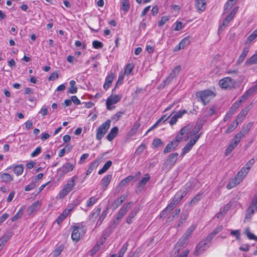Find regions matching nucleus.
<instances>
[{
    "label": "nucleus",
    "mask_w": 257,
    "mask_h": 257,
    "mask_svg": "<svg viewBox=\"0 0 257 257\" xmlns=\"http://www.w3.org/2000/svg\"><path fill=\"white\" fill-rule=\"evenodd\" d=\"M196 95L201 99L204 105H205L215 96V94L212 90L206 89L198 92Z\"/></svg>",
    "instance_id": "f257e3e1"
},
{
    "label": "nucleus",
    "mask_w": 257,
    "mask_h": 257,
    "mask_svg": "<svg viewBox=\"0 0 257 257\" xmlns=\"http://www.w3.org/2000/svg\"><path fill=\"white\" fill-rule=\"evenodd\" d=\"M211 242L210 237L206 236L204 239L201 241L197 245L196 250L194 253V255L197 256L202 254L204 250L208 248Z\"/></svg>",
    "instance_id": "f03ea898"
},
{
    "label": "nucleus",
    "mask_w": 257,
    "mask_h": 257,
    "mask_svg": "<svg viewBox=\"0 0 257 257\" xmlns=\"http://www.w3.org/2000/svg\"><path fill=\"white\" fill-rule=\"evenodd\" d=\"M110 120L109 119H107L98 127L96 131V139L97 140H100L104 137L110 127Z\"/></svg>",
    "instance_id": "7ed1b4c3"
},
{
    "label": "nucleus",
    "mask_w": 257,
    "mask_h": 257,
    "mask_svg": "<svg viewBox=\"0 0 257 257\" xmlns=\"http://www.w3.org/2000/svg\"><path fill=\"white\" fill-rule=\"evenodd\" d=\"M75 178L76 176H73L70 180L67 182V184L64 186L59 194L60 198H64L72 190L75 185Z\"/></svg>",
    "instance_id": "20e7f679"
},
{
    "label": "nucleus",
    "mask_w": 257,
    "mask_h": 257,
    "mask_svg": "<svg viewBox=\"0 0 257 257\" xmlns=\"http://www.w3.org/2000/svg\"><path fill=\"white\" fill-rule=\"evenodd\" d=\"M178 156L177 153L171 154L163 164V169L169 170L176 163Z\"/></svg>",
    "instance_id": "39448f33"
},
{
    "label": "nucleus",
    "mask_w": 257,
    "mask_h": 257,
    "mask_svg": "<svg viewBox=\"0 0 257 257\" xmlns=\"http://www.w3.org/2000/svg\"><path fill=\"white\" fill-rule=\"evenodd\" d=\"M256 211H257V194L253 197L251 203L246 210L245 218L250 219Z\"/></svg>",
    "instance_id": "423d86ee"
},
{
    "label": "nucleus",
    "mask_w": 257,
    "mask_h": 257,
    "mask_svg": "<svg viewBox=\"0 0 257 257\" xmlns=\"http://www.w3.org/2000/svg\"><path fill=\"white\" fill-rule=\"evenodd\" d=\"M219 84L222 88H235L236 82L231 77H226L220 80Z\"/></svg>",
    "instance_id": "0eeeda50"
},
{
    "label": "nucleus",
    "mask_w": 257,
    "mask_h": 257,
    "mask_svg": "<svg viewBox=\"0 0 257 257\" xmlns=\"http://www.w3.org/2000/svg\"><path fill=\"white\" fill-rule=\"evenodd\" d=\"M84 233L85 230L83 226H74L71 234L72 239L76 241H79Z\"/></svg>",
    "instance_id": "6e6552de"
},
{
    "label": "nucleus",
    "mask_w": 257,
    "mask_h": 257,
    "mask_svg": "<svg viewBox=\"0 0 257 257\" xmlns=\"http://www.w3.org/2000/svg\"><path fill=\"white\" fill-rule=\"evenodd\" d=\"M74 168V165L70 163H66L64 164L58 171L60 173L61 177L64 176L65 174L71 172Z\"/></svg>",
    "instance_id": "1a4fd4ad"
},
{
    "label": "nucleus",
    "mask_w": 257,
    "mask_h": 257,
    "mask_svg": "<svg viewBox=\"0 0 257 257\" xmlns=\"http://www.w3.org/2000/svg\"><path fill=\"white\" fill-rule=\"evenodd\" d=\"M257 91V84L252 87L249 88L239 98L237 101H240V104L247 99L251 95Z\"/></svg>",
    "instance_id": "9d476101"
},
{
    "label": "nucleus",
    "mask_w": 257,
    "mask_h": 257,
    "mask_svg": "<svg viewBox=\"0 0 257 257\" xmlns=\"http://www.w3.org/2000/svg\"><path fill=\"white\" fill-rule=\"evenodd\" d=\"M121 97L118 95H115L114 96H110L109 97L106 102V105L107 109L108 110H111L112 108L111 105L115 104L120 101Z\"/></svg>",
    "instance_id": "9b49d317"
},
{
    "label": "nucleus",
    "mask_w": 257,
    "mask_h": 257,
    "mask_svg": "<svg viewBox=\"0 0 257 257\" xmlns=\"http://www.w3.org/2000/svg\"><path fill=\"white\" fill-rule=\"evenodd\" d=\"M180 142V141L175 138L165 147L163 151L164 153L166 154L171 152L178 146Z\"/></svg>",
    "instance_id": "f8f14e48"
},
{
    "label": "nucleus",
    "mask_w": 257,
    "mask_h": 257,
    "mask_svg": "<svg viewBox=\"0 0 257 257\" xmlns=\"http://www.w3.org/2000/svg\"><path fill=\"white\" fill-rule=\"evenodd\" d=\"M188 238L186 237V235H183L181 238L179 239L177 244L176 245L174 251L175 253H178L179 250L184 246L186 244Z\"/></svg>",
    "instance_id": "ddd939ff"
},
{
    "label": "nucleus",
    "mask_w": 257,
    "mask_h": 257,
    "mask_svg": "<svg viewBox=\"0 0 257 257\" xmlns=\"http://www.w3.org/2000/svg\"><path fill=\"white\" fill-rule=\"evenodd\" d=\"M181 69V66L180 65L175 67L167 78L166 82H167L168 83H169L173 78H175L178 75Z\"/></svg>",
    "instance_id": "4468645a"
},
{
    "label": "nucleus",
    "mask_w": 257,
    "mask_h": 257,
    "mask_svg": "<svg viewBox=\"0 0 257 257\" xmlns=\"http://www.w3.org/2000/svg\"><path fill=\"white\" fill-rule=\"evenodd\" d=\"M141 209V207L140 205L135 207L127 216L126 222L128 224L131 223L132 222V219L135 217Z\"/></svg>",
    "instance_id": "2eb2a0df"
},
{
    "label": "nucleus",
    "mask_w": 257,
    "mask_h": 257,
    "mask_svg": "<svg viewBox=\"0 0 257 257\" xmlns=\"http://www.w3.org/2000/svg\"><path fill=\"white\" fill-rule=\"evenodd\" d=\"M248 172L245 170V167H243L237 173L234 179L239 183L243 180V178L246 176Z\"/></svg>",
    "instance_id": "dca6fc26"
},
{
    "label": "nucleus",
    "mask_w": 257,
    "mask_h": 257,
    "mask_svg": "<svg viewBox=\"0 0 257 257\" xmlns=\"http://www.w3.org/2000/svg\"><path fill=\"white\" fill-rule=\"evenodd\" d=\"M112 175L107 174L101 179L100 184L104 190L106 189L107 187L110 183Z\"/></svg>",
    "instance_id": "f3484780"
},
{
    "label": "nucleus",
    "mask_w": 257,
    "mask_h": 257,
    "mask_svg": "<svg viewBox=\"0 0 257 257\" xmlns=\"http://www.w3.org/2000/svg\"><path fill=\"white\" fill-rule=\"evenodd\" d=\"M191 126L190 125L188 124L183 127L176 136V138L179 141H181L182 139V136L184 134H187L191 130Z\"/></svg>",
    "instance_id": "a211bd4d"
},
{
    "label": "nucleus",
    "mask_w": 257,
    "mask_h": 257,
    "mask_svg": "<svg viewBox=\"0 0 257 257\" xmlns=\"http://www.w3.org/2000/svg\"><path fill=\"white\" fill-rule=\"evenodd\" d=\"M114 74L113 73H111L106 76L105 80V83L103 85V88L105 90H107L111 84L112 81L114 78Z\"/></svg>",
    "instance_id": "6ab92c4d"
},
{
    "label": "nucleus",
    "mask_w": 257,
    "mask_h": 257,
    "mask_svg": "<svg viewBox=\"0 0 257 257\" xmlns=\"http://www.w3.org/2000/svg\"><path fill=\"white\" fill-rule=\"evenodd\" d=\"M203 124V121L200 120L199 121H197L195 127L190 133L191 136L196 135L202 128Z\"/></svg>",
    "instance_id": "aec40b11"
},
{
    "label": "nucleus",
    "mask_w": 257,
    "mask_h": 257,
    "mask_svg": "<svg viewBox=\"0 0 257 257\" xmlns=\"http://www.w3.org/2000/svg\"><path fill=\"white\" fill-rule=\"evenodd\" d=\"M187 193V189H184L183 190H180L178 191L175 195L174 197L173 198L174 199L180 202V201L182 199V198L186 195Z\"/></svg>",
    "instance_id": "412c9836"
},
{
    "label": "nucleus",
    "mask_w": 257,
    "mask_h": 257,
    "mask_svg": "<svg viewBox=\"0 0 257 257\" xmlns=\"http://www.w3.org/2000/svg\"><path fill=\"white\" fill-rule=\"evenodd\" d=\"M118 132V129L117 127L114 126L112 127L109 134L107 135L106 138L109 141H111L116 136Z\"/></svg>",
    "instance_id": "4be33fe9"
},
{
    "label": "nucleus",
    "mask_w": 257,
    "mask_h": 257,
    "mask_svg": "<svg viewBox=\"0 0 257 257\" xmlns=\"http://www.w3.org/2000/svg\"><path fill=\"white\" fill-rule=\"evenodd\" d=\"M233 17L228 14L224 20L223 21V23L221 25H220L219 27V32L222 31L224 28L228 26L229 22L233 19Z\"/></svg>",
    "instance_id": "5701e85b"
},
{
    "label": "nucleus",
    "mask_w": 257,
    "mask_h": 257,
    "mask_svg": "<svg viewBox=\"0 0 257 257\" xmlns=\"http://www.w3.org/2000/svg\"><path fill=\"white\" fill-rule=\"evenodd\" d=\"M249 52V48L248 47H245L241 53V54L240 55L239 58H238L236 64L237 65L240 64L245 59L246 56H247V54Z\"/></svg>",
    "instance_id": "b1692460"
},
{
    "label": "nucleus",
    "mask_w": 257,
    "mask_h": 257,
    "mask_svg": "<svg viewBox=\"0 0 257 257\" xmlns=\"http://www.w3.org/2000/svg\"><path fill=\"white\" fill-rule=\"evenodd\" d=\"M12 235L11 232H6L1 238H0V250L2 249L5 244L8 241V240L11 238Z\"/></svg>",
    "instance_id": "393cba45"
},
{
    "label": "nucleus",
    "mask_w": 257,
    "mask_h": 257,
    "mask_svg": "<svg viewBox=\"0 0 257 257\" xmlns=\"http://www.w3.org/2000/svg\"><path fill=\"white\" fill-rule=\"evenodd\" d=\"M240 101H235L230 107L229 110L228 112V114L229 116H231L234 112L237 110V109L240 105Z\"/></svg>",
    "instance_id": "a878e982"
},
{
    "label": "nucleus",
    "mask_w": 257,
    "mask_h": 257,
    "mask_svg": "<svg viewBox=\"0 0 257 257\" xmlns=\"http://www.w3.org/2000/svg\"><path fill=\"white\" fill-rule=\"evenodd\" d=\"M206 2L205 0H196L195 1V7L196 9L201 11L205 10Z\"/></svg>",
    "instance_id": "bb28decb"
},
{
    "label": "nucleus",
    "mask_w": 257,
    "mask_h": 257,
    "mask_svg": "<svg viewBox=\"0 0 257 257\" xmlns=\"http://www.w3.org/2000/svg\"><path fill=\"white\" fill-rule=\"evenodd\" d=\"M176 206H175L173 204H172L171 202L167 206V207L164 209L162 212L160 214L161 217H163L166 215H167L168 213H169Z\"/></svg>",
    "instance_id": "cd10ccee"
},
{
    "label": "nucleus",
    "mask_w": 257,
    "mask_h": 257,
    "mask_svg": "<svg viewBox=\"0 0 257 257\" xmlns=\"http://www.w3.org/2000/svg\"><path fill=\"white\" fill-rule=\"evenodd\" d=\"M176 206H175L173 204H172L171 202L167 206V207L164 209L162 212L160 214L161 217H163L166 215H167L168 213H169Z\"/></svg>",
    "instance_id": "c85d7f7f"
},
{
    "label": "nucleus",
    "mask_w": 257,
    "mask_h": 257,
    "mask_svg": "<svg viewBox=\"0 0 257 257\" xmlns=\"http://www.w3.org/2000/svg\"><path fill=\"white\" fill-rule=\"evenodd\" d=\"M132 203L133 202L131 201L128 202L127 204H124L119 210L118 213L123 216L127 212V211L130 209L131 205L132 204Z\"/></svg>",
    "instance_id": "c756f323"
},
{
    "label": "nucleus",
    "mask_w": 257,
    "mask_h": 257,
    "mask_svg": "<svg viewBox=\"0 0 257 257\" xmlns=\"http://www.w3.org/2000/svg\"><path fill=\"white\" fill-rule=\"evenodd\" d=\"M254 64H257V52L249 58L247 59L245 62V65L246 66H248Z\"/></svg>",
    "instance_id": "7c9ffc66"
},
{
    "label": "nucleus",
    "mask_w": 257,
    "mask_h": 257,
    "mask_svg": "<svg viewBox=\"0 0 257 257\" xmlns=\"http://www.w3.org/2000/svg\"><path fill=\"white\" fill-rule=\"evenodd\" d=\"M40 206L41 205L39 201H36L28 207V211L30 213H32L33 212L38 210Z\"/></svg>",
    "instance_id": "2f4dec72"
},
{
    "label": "nucleus",
    "mask_w": 257,
    "mask_h": 257,
    "mask_svg": "<svg viewBox=\"0 0 257 257\" xmlns=\"http://www.w3.org/2000/svg\"><path fill=\"white\" fill-rule=\"evenodd\" d=\"M70 87H69L67 93L71 94H75L77 92V87L75 85L76 82L72 80L69 82Z\"/></svg>",
    "instance_id": "473e14b6"
},
{
    "label": "nucleus",
    "mask_w": 257,
    "mask_h": 257,
    "mask_svg": "<svg viewBox=\"0 0 257 257\" xmlns=\"http://www.w3.org/2000/svg\"><path fill=\"white\" fill-rule=\"evenodd\" d=\"M135 179V177L132 175H130L126 177L125 179L122 180L118 184V187L120 189L122 188L123 186H124L127 183Z\"/></svg>",
    "instance_id": "72a5a7b5"
},
{
    "label": "nucleus",
    "mask_w": 257,
    "mask_h": 257,
    "mask_svg": "<svg viewBox=\"0 0 257 257\" xmlns=\"http://www.w3.org/2000/svg\"><path fill=\"white\" fill-rule=\"evenodd\" d=\"M127 195L123 194L121 195L120 197H119L118 198H117L116 200H115L113 205L115 206V208L118 207L119 206H120L122 202L126 199Z\"/></svg>",
    "instance_id": "f704fd0d"
},
{
    "label": "nucleus",
    "mask_w": 257,
    "mask_h": 257,
    "mask_svg": "<svg viewBox=\"0 0 257 257\" xmlns=\"http://www.w3.org/2000/svg\"><path fill=\"white\" fill-rule=\"evenodd\" d=\"M121 9L125 12H127L130 9V4L128 0H121Z\"/></svg>",
    "instance_id": "c9c22d12"
},
{
    "label": "nucleus",
    "mask_w": 257,
    "mask_h": 257,
    "mask_svg": "<svg viewBox=\"0 0 257 257\" xmlns=\"http://www.w3.org/2000/svg\"><path fill=\"white\" fill-rule=\"evenodd\" d=\"M127 243H124L120 249L119 250L118 256H117L116 254H113L111 255L110 257H123L124 253L125 252V251L127 250Z\"/></svg>",
    "instance_id": "e433bc0d"
},
{
    "label": "nucleus",
    "mask_w": 257,
    "mask_h": 257,
    "mask_svg": "<svg viewBox=\"0 0 257 257\" xmlns=\"http://www.w3.org/2000/svg\"><path fill=\"white\" fill-rule=\"evenodd\" d=\"M237 145H238L237 144H234V142L232 141L226 149L225 155L226 156H228L237 147Z\"/></svg>",
    "instance_id": "4c0bfd02"
},
{
    "label": "nucleus",
    "mask_w": 257,
    "mask_h": 257,
    "mask_svg": "<svg viewBox=\"0 0 257 257\" xmlns=\"http://www.w3.org/2000/svg\"><path fill=\"white\" fill-rule=\"evenodd\" d=\"M252 125L253 122H248L246 125L243 126L241 131L240 132L245 136L250 130Z\"/></svg>",
    "instance_id": "58836bf2"
},
{
    "label": "nucleus",
    "mask_w": 257,
    "mask_h": 257,
    "mask_svg": "<svg viewBox=\"0 0 257 257\" xmlns=\"http://www.w3.org/2000/svg\"><path fill=\"white\" fill-rule=\"evenodd\" d=\"M194 145L190 142L183 148L181 156L183 157L186 154L188 153L192 148Z\"/></svg>",
    "instance_id": "ea45409f"
},
{
    "label": "nucleus",
    "mask_w": 257,
    "mask_h": 257,
    "mask_svg": "<svg viewBox=\"0 0 257 257\" xmlns=\"http://www.w3.org/2000/svg\"><path fill=\"white\" fill-rule=\"evenodd\" d=\"M112 162L111 161H107L103 167L98 171V174L101 175L105 172L111 166Z\"/></svg>",
    "instance_id": "a19ab883"
},
{
    "label": "nucleus",
    "mask_w": 257,
    "mask_h": 257,
    "mask_svg": "<svg viewBox=\"0 0 257 257\" xmlns=\"http://www.w3.org/2000/svg\"><path fill=\"white\" fill-rule=\"evenodd\" d=\"M170 116H169L168 117H166V115H163V116H162L161 118H160L158 121L150 128L148 130L147 132V133H148L149 132L151 131V130L154 129L155 128H156L158 125L162 121H165L166 120H167V119Z\"/></svg>",
    "instance_id": "79ce46f5"
},
{
    "label": "nucleus",
    "mask_w": 257,
    "mask_h": 257,
    "mask_svg": "<svg viewBox=\"0 0 257 257\" xmlns=\"http://www.w3.org/2000/svg\"><path fill=\"white\" fill-rule=\"evenodd\" d=\"M98 200V198L95 196L91 197L86 202V207L89 208L92 206Z\"/></svg>",
    "instance_id": "37998d69"
},
{
    "label": "nucleus",
    "mask_w": 257,
    "mask_h": 257,
    "mask_svg": "<svg viewBox=\"0 0 257 257\" xmlns=\"http://www.w3.org/2000/svg\"><path fill=\"white\" fill-rule=\"evenodd\" d=\"M222 229L223 226L220 225L214 229L212 232L207 235V236L210 237V238L212 240L213 237H214L217 233L221 231Z\"/></svg>",
    "instance_id": "c03bdc74"
},
{
    "label": "nucleus",
    "mask_w": 257,
    "mask_h": 257,
    "mask_svg": "<svg viewBox=\"0 0 257 257\" xmlns=\"http://www.w3.org/2000/svg\"><path fill=\"white\" fill-rule=\"evenodd\" d=\"M108 213V207H107L104 211H102L101 214L100 215L96 225H100L102 223V222Z\"/></svg>",
    "instance_id": "a18cd8bd"
},
{
    "label": "nucleus",
    "mask_w": 257,
    "mask_h": 257,
    "mask_svg": "<svg viewBox=\"0 0 257 257\" xmlns=\"http://www.w3.org/2000/svg\"><path fill=\"white\" fill-rule=\"evenodd\" d=\"M150 177L149 174H146L145 176L140 180L139 183V186L140 187H144L147 182L149 181Z\"/></svg>",
    "instance_id": "49530a36"
},
{
    "label": "nucleus",
    "mask_w": 257,
    "mask_h": 257,
    "mask_svg": "<svg viewBox=\"0 0 257 257\" xmlns=\"http://www.w3.org/2000/svg\"><path fill=\"white\" fill-rule=\"evenodd\" d=\"M202 197V193H199L197 194L192 199V200L189 203V205H192L193 204H195L197 202H198L200 200V199Z\"/></svg>",
    "instance_id": "de8ad7c7"
},
{
    "label": "nucleus",
    "mask_w": 257,
    "mask_h": 257,
    "mask_svg": "<svg viewBox=\"0 0 257 257\" xmlns=\"http://www.w3.org/2000/svg\"><path fill=\"white\" fill-rule=\"evenodd\" d=\"M181 209L180 208L175 209L172 213L171 216L168 217V220L169 221H173L175 218L178 217L180 214Z\"/></svg>",
    "instance_id": "09e8293b"
},
{
    "label": "nucleus",
    "mask_w": 257,
    "mask_h": 257,
    "mask_svg": "<svg viewBox=\"0 0 257 257\" xmlns=\"http://www.w3.org/2000/svg\"><path fill=\"white\" fill-rule=\"evenodd\" d=\"M23 171L24 166L23 165L16 166L14 168V172L17 176L21 175L23 172Z\"/></svg>",
    "instance_id": "8fccbe9b"
},
{
    "label": "nucleus",
    "mask_w": 257,
    "mask_h": 257,
    "mask_svg": "<svg viewBox=\"0 0 257 257\" xmlns=\"http://www.w3.org/2000/svg\"><path fill=\"white\" fill-rule=\"evenodd\" d=\"M2 181L5 183L10 182L13 180L12 177L8 173H3L1 175Z\"/></svg>",
    "instance_id": "3c124183"
},
{
    "label": "nucleus",
    "mask_w": 257,
    "mask_h": 257,
    "mask_svg": "<svg viewBox=\"0 0 257 257\" xmlns=\"http://www.w3.org/2000/svg\"><path fill=\"white\" fill-rule=\"evenodd\" d=\"M257 37V29L254 30L247 38L245 44L251 42Z\"/></svg>",
    "instance_id": "603ef678"
},
{
    "label": "nucleus",
    "mask_w": 257,
    "mask_h": 257,
    "mask_svg": "<svg viewBox=\"0 0 257 257\" xmlns=\"http://www.w3.org/2000/svg\"><path fill=\"white\" fill-rule=\"evenodd\" d=\"M238 126V123L233 121L225 131V133L228 134L232 132Z\"/></svg>",
    "instance_id": "864d4df0"
},
{
    "label": "nucleus",
    "mask_w": 257,
    "mask_h": 257,
    "mask_svg": "<svg viewBox=\"0 0 257 257\" xmlns=\"http://www.w3.org/2000/svg\"><path fill=\"white\" fill-rule=\"evenodd\" d=\"M134 67V65L133 63L127 64L124 68V74L129 75L132 72Z\"/></svg>",
    "instance_id": "5fc2aeb1"
},
{
    "label": "nucleus",
    "mask_w": 257,
    "mask_h": 257,
    "mask_svg": "<svg viewBox=\"0 0 257 257\" xmlns=\"http://www.w3.org/2000/svg\"><path fill=\"white\" fill-rule=\"evenodd\" d=\"M101 211V207L98 206L93 212L91 213L89 215V218L90 219H92V220H94V218L97 217L100 214Z\"/></svg>",
    "instance_id": "6e6d98bb"
},
{
    "label": "nucleus",
    "mask_w": 257,
    "mask_h": 257,
    "mask_svg": "<svg viewBox=\"0 0 257 257\" xmlns=\"http://www.w3.org/2000/svg\"><path fill=\"white\" fill-rule=\"evenodd\" d=\"M190 42V37H186L182 39L179 44L182 47V48H184L186 46L189 45Z\"/></svg>",
    "instance_id": "4d7b16f0"
},
{
    "label": "nucleus",
    "mask_w": 257,
    "mask_h": 257,
    "mask_svg": "<svg viewBox=\"0 0 257 257\" xmlns=\"http://www.w3.org/2000/svg\"><path fill=\"white\" fill-rule=\"evenodd\" d=\"M251 104L252 103H250L249 105L246 106L245 107L242 109L240 112L239 113L240 116L244 117L247 114L248 112L250 109V106Z\"/></svg>",
    "instance_id": "13d9d810"
},
{
    "label": "nucleus",
    "mask_w": 257,
    "mask_h": 257,
    "mask_svg": "<svg viewBox=\"0 0 257 257\" xmlns=\"http://www.w3.org/2000/svg\"><path fill=\"white\" fill-rule=\"evenodd\" d=\"M195 228L196 226L195 225H192L188 228V229L184 233V235H186V237L188 238V237L191 235L192 232L194 231Z\"/></svg>",
    "instance_id": "bf43d9fd"
},
{
    "label": "nucleus",
    "mask_w": 257,
    "mask_h": 257,
    "mask_svg": "<svg viewBox=\"0 0 257 257\" xmlns=\"http://www.w3.org/2000/svg\"><path fill=\"white\" fill-rule=\"evenodd\" d=\"M244 137V136L240 132H239L234 136L232 141L234 142V144H237L238 145V143L240 142L241 139Z\"/></svg>",
    "instance_id": "052dcab7"
},
{
    "label": "nucleus",
    "mask_w": 257,
    "mask_h": 257,
    "mask_svg": "<svg viewBox=\"0 0 257 257\" xmlns=\"http://www.w3.org/2000/svg\"><path fill=\"white\" fill-rule=\"evenodd\" d=\"M245 233L249 239H253L257 241V236L251 233L248 228L245 229Z\"/></svg>",
    "instance_id": "680f3d73"
},
{
    "label": "nucleus",
    "mask_w": 257,
    "mask_h": 257,
    "mask_svg": "<svg viewBox=\"0 0 257 257\" xmlns=\"http://www.w3.org/2000/svg\"><path fill=\"white\" fill-rule=\"evenodd\" d=\"M125 111H121L116 113L115 114L113 115L111 118L112 120H114L115 121H118L120 119L122 116V115L124 114Z\"/></svg>",
    "instance_id": "e2e57ef3"
},
{
    "label": "nucleus",
    "mask_w": 257,
    "mask_h": 257,
    "mask_svg": "<svg viewBox=\"0 0 257 257\" xmlns=\"http://www.w3.org/2000/svg\"><path fill=\"white\" fill-rule=\"evenodd\" d=\"M239 184V183L238 182H237V181H236L235 180V179L233 178L231 181H230V182L227 185L226 187L227 189H232V188H233L234 187H235V186Z\"/></svg>",
    "instance_id": "0e129e2a"
},
{
    "label": "nucleus",
    "mask_w": 257,
    "mask_h": 257,
    "mask_svg": "<svg viewBox=\"0 0 257 257\" xmlns=\"http://www.w3.org/2000/svg\"><path fill=\"white\" fill-rule=\"evenodd\" d=\"M254 163H255V161H254V159H250L249 161H248L246 163V164H245V166L244 167H245V170L247 172H248L249 169L253 166V165L254 164Z\"/></svg>",
    "instance_id": "69168bd1"
},
{
    "label": "nucleus",
    "mask_w": 257,
    "mask_h": 257,
    "mask_svg": "<svg viewBox=\"0 0 257 257\" xmlns=\"http://www.w3.org/2000/svg\"><path fill=\"white\" fill-rule=\"evenodd\" d=\"M152 145L154 148H156L163 145V142L161 139L157 138L154 140Z\"/></svg>",
    "instance_id": "338daca9"
},
{
    "label": "nucleus",
    "mask_w": 257,
    "mask_h": 257,
    "mask_svg": "<svg viewBox=\"0 0 257 257\" xmlns=\"http://www.w3.org/2000/svg\"><path fill=\"white\" fill-rule=\"evenodd\" d=\"M63 249V246L62 245L58 246L53 251V255L56 257L60 255Z\"/></svg>",
    "instance_id": "774afa93"
}]
</instances>
